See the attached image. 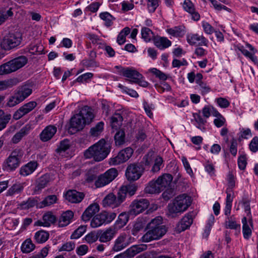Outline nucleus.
I'll return each instance as SVG.
<instances>
[{
    "label": "nucleus",
    "instance_id": "nucleus-1",
    "mask_svg": "<svg viewBox=\"0 0 258 258\" xmlns=\"http://www.w3.org/2000/svg\"><path fill=\"white\" fill-rule=\"evenodd\" d=\"M147 232L142 237L144 242L161 239L167 232V227L163 224L162 219L158 216L152 219L146 227Z\"/></svg>",
    "mask_w": 258,
    "mask_h": 258
},
{
    "label": "nucleus",
    "instance_id": "nucleus-2",
    "mask_svg": "<svg viewBox=\"0 0 258 258\" xmlns=\"http://www.w3.org/2000/svg\"><path fill=\"white\" fill-rule=\"evenodd\" d=\"M111 147L110 144L102 139L86 150L84 155L86 158H93L95 161L100 162L107 157Z\"/></svg>",
    "mask_w": 258,
    "mask_h": 258
},
{
    "label": "nucleus",
    "instance_id": "nucleus-3",
    "mask_svg": "<svg viewBox=\"0 0 258 258\" xmlns=\"http://www.w3.org/2000/svg\"><path fill=\"white\" fill-rule=\"evenodd\" d=\"M190 197L184 194L177 196L172 203L168 205V216L174 218L178 213H181L187 210L190 205Z\"/></svg>",
    "mask_w": 258,
    "mask_h": 258
},
{
    "label": "nucleus",
    "instance_id": "nucleus-4",
    "mask_svg": "<svg viewBox=\"0 0 258 258\" xmlns=\"http://www.w3.org/2000/svg\"><path fill=\"white\" fill-rule=\"evenodd\" d=\"M23 155L22 150L16 149L13 150L3 164V169L7 172L16 170L20 165Z\"/></svg>",
    "mask_w": 258,
    "mask_h": 258
},
{
    "label": "nucleus",
    "instance_id": "nucleus-5",
    "mask_svg": "<svg viewBox=\"0 0 258 258\" xmlns=\"http://www.w3.org/2000/svg\"><path fill=\"white\" fill-rule=\"evenodd\" d=\"M22 40V34L19 31L9 32L1 42V48L5 50H10L20 45Z\"/></svg>",
    "mask_w": 258,
    "mask_h": 258
},
{
    "label": "nucleus",
    "instance_id": "nucleus-6",
    "mask_svg": "<svg viewBox=\"0 0 258 258\" xmlns=\"http://www.w3.org/2000/svg\"><path fill=\"white\" fill-rule=\"evenodd\" d=\"M28 61L26 56L21 55L0 66V75L14 72L24 66Z\"/></svg>",
    "mask_w": 258,
    "mask_h": 258
},
{
    "label": "nucleus",
    "instance_id": "nucleus-7",
    "mask_svg": "<svg viewBox=\"0 0 258 258\" xmlns=\"http://www.w3.org/2000/svg\"><path fill=\"white\" fill-rule=\"evenodd\" d=\"M31 93L32 89L27 86L19 87L15 91L14 94L9 98L7 105L10 107H14L22 102Z\"/></svg>",
    "mask_w": 258,
    "mask_h": 258
},
{
    "label": "nucleus",
    "instance_id": "nucleus-8",
    "mask_svg": "<svg viewBox=\"0 0 258 258\" xmlns=\"http://www.w3.org/2000/svg\"><path fill=\"white\" fill-rule=\"evenodd\" d=\"M144 170L145 168L142 162L130 164L125 171L126 177L129 181H136L141 177Z\"/></svg>",
    "mask_w": 258,
    "mask_h": 258
},
{
    "label": "nucleus",
    "instance_id": "nucleus-9",
    "mask_svg": "<svg viewBox=\"0 0 258 258\" xmlns=\"http://www.w3.org/2000/svg\"><path fill=\"white\" fill-rule=\"evenodd\" d=\"M116 216V214L114 212L103 211L93 217L91 222V226L93 228H96L103 224L109 223L113 220Z\"/></svg>",
    "mask_w": 258,
    "mask_h": 258
},
{
    "label": "nucleus",
    "instance_id": "nucleus-10",
    "mask_svg": "<svg viewBox=\"0 0 258 258\" xmlns=\"http://www.w3.org/2000/svg\"><path fill=\"white\" fill-rule=\"evenodd\" d=\"M117 175V170L114 168H110L98 177L95 185L97 187H103L113 181Z\"/></svg>",
    "mask_w": 258,
    "mask_h": 258
},
{
    "label": "nucleus",
    "instance_id": "nucleus-11",
    "mask_svg": "<svg viewBox=\"0 0 258 258\" xmlns=\"http://www.w3.org/2000/svg\"><path fill=\"white\" fill-rule=\"evenodd\" d=\"M114 68L117 70V74L130 78V82L135 83L138 77H142L141 74L133 68H124L121 66H116Z\"/></svg>",
    "mask_w": 258,
    "mask_h": 258
},
{
    "label": "nucleus",
    "instance_id": "nucleus-12",
    "mask_svg": "<svg viewBox=\"0 0 258 258\" xmlns=\"http://www.w3.org/2000/svg\"><path fill=\"white\" fill-rule=\"evenodd\" d=\"M149 202L147 199H140L134 200L130 205V214L137 215L148 208Z\"/></svg>",
    "mask_w": 258,
    "mask_h": 258
},
{
    "label": "nucleus",
    "instance_id": "nucleus-13",
    "mask_svg": "<svg viewBox=\"0 0 258 258\" xmlns=\"http://www.w3.org/2000/svg\"><path fill=\"white\" fill-rule=\"evenodd\" d=\"M84 121H83L81 115L78 114L74 115L70 119V126L68 132L71 135L82 130L84 126Z\"/></svg>",
    "mask_w": 258,
    "mask_h": 258
},
{
    "label": "nucleus",
    "instance_id": "nucleus-14",
    "mask_svg": "<svg viewBox=\"0 0 258 258\" xmlns=\"http://www.w3.org/2000/svg\"><path fill=\"white\" fill-rule=\"evenodd\" d=\"M129 237L125 233H121L115 240L112 250L114 251H119L127 247L130 243Z\"/></svg>",
    "mask_w": 258,
    "mask_h": 258
},
{
    "label": "nucleus",
    "instance_id": "nucleus-15",
    "mask_svg": "<svg viewBox=\"0 0 258 258\" xmlns=\"http://www.w3.org/2000/svg\"><path fill=\"white\" fill-rule=\"evenodd\" d=\"M37 106L35 101L29 102L19 108L13 114V118L18 120L25 115L31 111Z\"/></svg>",
    "mask_w": 258,
    "mask_h": 258
},
{
    "label": "nucleus",
    "instance_id": "nucleus-16",
    "mask_svg": "<svg viewBox=\"0 0 258 258\" xmlns=\"http://www.w3.org/2000/svg\"><path fill=\"white\" fill-rule=\"evenodd\" d=\"M64 196L66 199L72 203H79L85 197L84 192L78 191L75 189L68 190Z\"/></svg>",
    "mask_w": 258,
    "mask_h": 258
},
{
    "label": "nucleus",
    "instance_id": "nucleus-17",
    "mask_svg": "<svg viewBox=\"0 0 258 258\" xmlns=\"http://www.w3.org/2000/svg\"><path fill=\"white\" fill-rule=\"evenodd\" d=\"M25 185V182H17L15 183L7 190L6 196L20 197L23 192Z\"/></svg>",
    "mask_w": 258,
    "mask_h": 258
},
{
    "label": "nucleus",
    "instance_id": "nucleus-18",
    "mask_svg": "<svg viewBox=\"0 0 258 258\" xmlns=\"http://www.w3.org/2000/svg\"><path fill=\"white\" fill-rule=\"evenodd\" d=\"M57 132V128L53 125H49L45 127L39 135L40 140L43 142H47L52 138Z\"/></svg>",
    "mask_w": 258,
    "mask_h": 258
},
{
    "label": "nucleus",
    "instance_id": "nucleus-19",
    "mask_svg": "<svg viewBox=\"0 0 258 258\" xmlns=\"http://www.w3.org/2000/svg\"><path fill=\"white\" fill-rule=\"evenodd\" d=\"M193 221L192 216L190 215H187L183 217L181 220L176 224L175 228V231L179 233L182 231L188 229Z\"/></svg>",
    "mask_w": 258,
    "mask_h": 258
},
{
    "label": "nucleus",
    "instance_id": "nucleus-20",
    "mask_svg": "<svg viewBox=\"0 0 258 258\" xmlns=\"http://www.w3.org/2000/svg\"><path fill=\"white\" fill-rule=\"evenodd\" d=\"M115 228L109 227L105 230H98L99 241L106 243L111 241L116 234Z\"/></svg>",
    "mask_w": 258,
    "mask_h": 258
},
{
    "label": "nucleus",
    "instance_id": "nucleus-21",
    "mask_svg": "<svg viewBox=\"0 0 258 258\" xmlns=\"http://www.w3.org/2000/svg\"><path fill=\"white\" fill-rule=\"evenodd\" d=\"M79 113L81 115L85 124L90 123L95 116L92 108L88 106H85L82 107Z\"/></svg>",
    "mask_w": 258,
    "mask_h": 258
},
{
    "label": "nucleus",
    "instance_id": "nucleus-22",
    "mask_svg": "<svg viewBox=\"0 0 258 258\" xmlns=\"http://www.w3.org/2000/svg\"><path fill=\"white\" fill-rule=\"evenodd\" d=\"M50 181V176L48 174H45L38 178L35 183L34 192L35 194H39L42 189L45 188Z\"/></svg>",
    "mask_w": 258,
    "mask_h": 258
},
{
    "label": "nucleus",
    "instance_id": "nucleus-23",
    "mask_svg": "<svg viewBox=\"0 0 258 258\" xmlns=\"http://www.w3.org/2000/svg\"><path fill=\"white\" fill-rule=\"evenodd\" d=\"M99 210L98 204L95 203L90 205L84 212L82 215V219L84 221L87 222L97 213Z\"/></svg>",
    "mask_w": 258,
    "mask_h": 258
},
{
    "label": "nucleus",
    "instance_id": "nucleus-24",
    "mask_svg": "<svg viewBox=\"0 0 258 258\" xmlns=\"http://www.w3.org/2000/svg\"><path fill=\"white\" fill-rule=\"evenodd\" d=\"M153 40L154 45L161 50L168 48L171 45V41L164 37L154 36Z\"/></svg>",
    "mask_w": 258,
    "mask_h": 258
},
{
    "label": "nucleus",
    "instance_id": "nucleus-25",
    "mask_svg": "<svg viewBox=\"0 0 258 258\" xmlns=\"http://www.w3.org/2000/svg\"><path fill=\"white\" fill-rule=\"evenodd\" d=\"M187 41L190 45H194L197 42L200 45L207 46L208 44V40L203 35H200L198 34L188 35L187 36Z\"/></svg>",
    "mask_w": 258,
    "mask_h": 258
},
{
    "label": "nucleus",
    "instance_id": "nucleus-26",
    "mask_svg": "<svg viewBox=\"0 0 258 258\" xmlns=\"http://www.w3.org/2000/svg\"><path fill=\"white\" fill-rule=\"evenodd\" d=\"M40 205V202L39 203V199L37 197H30L26 201H23L21 203L19 206L22 210H27L33 208L35 206L37 208H39L38 206Z\"/></svg>",
    "mask_w": 258,
    "mask_h": 258
},
{
    "label": "nucleus",
    "instance_id": "nucleus-27",
    "mask_svg": "<svg viewBox=\"0 0 258 258\" xmlns=\"http://www.w3.org/2000/svg\"><path fill=\"white\" fill-rule=\"evenodd\" d=\"M38 164L36 161H31L21 167L19 173L20 175L26 176L33 173L37 167Z\"/></svg>",
    "mask_w": 258,
    "mask_h": 258
},
{
    "label": "nucleus",
    "instance_id": "nucleus-28",
    "mask_svg": "<svg viewBox=\"0 0 258 258\" xmlns=\"http://www.w3.org/2000/svg\"><path fill=\"white\" fill-rule=\"evenodd\" d=\"M74 217V213L71 210L63 212L58 220L59 227H64L70 224L72 219Z\"/></svg>",
    "mask_w": 258,
    "mask_h": 258
},
{
    "label": "nucleus",
    "instance_id": "nucleus-29",
    "mask_svg": "<svg viewBox=\"0 0 258 258\" xmlns=\"http://www.w3.org/2000/svg\"><path fill=\"white\" fill-rule=\"evenodd\" d=\"M163 190L157 180L149 182L145 188V192L150 194L159 193Z\"/></svg>",
    "mask_w": 258,
    "mask_h": 258
},
{
    "label": "nucleus",
    "instance_id": "nucleus-30",
    "mask_svg": "<svg viewBox=\"0 0 258 258\" xmlns=\"http://www.w3.org/2000/svg\"><path fill=\"white\" fill-rule=\"evenodd\" d=\"M102 205L104 207H117L119 206L116 201V196L112 192L105 196L102 201Z\"/></svg>",
    "mask_w": 258,
    "mask_h": 258
},
{
    "label": "nucleus",
    "instance_id": "nucleus-31",
    "mask_svg": "<svg viewBox=\"0 0 258 258\" xmlns=\"http://www.w3.org/2000/svg\"><path fill=\"white\" fill-rule=\"evenodd\" d=\"M146 245H135L128 248L125 252L129 258H132L138 253L146 250Z\"/></svg>",
    "mask_w": 258,
    "mask_h": 258
},
{
    "label": "nucleus",
    "instance_id": "nucleus-32",
    "mask_svg": "<svg viewBox=\"0 0 258 258\" xmlns=\"http://www.w3.org/2000/svg\"><path fill=\"white\" fill-rule=\"evenodd\" d=\"M129 220V214L126 212H122L120 213L115 222L114 228L121 229L124 227Z\"/></svg>",
    "mask_w": 258,
    "mask_h": 258
},
{
    "label": "nucleus",
    "instance_id": "nucleus-33",
    "mask_svg": "<svg viewBox=\"0 0 258 258\" xmlns=\"http://www.w3.org/2000/svg\"><path fill=\"white\" fill-rule=\"evenodd\" d=\"M123 117L119 113H115L110 118V124L113 129L118 130L122 125Z\"/></svg>",
    "mask_w": 258,
    "mask_h": 258
},
{
    "label": "nucleus",
    "instance_id": "nucleus-34",
    "mask_svg": "<svg viewBox=\"0 0 258 258\" xmlns=\"http://www.w3.org/2000/svg\"><path fill=\"white\" fill-rule=\"evenodd\" d=\"M172 178L173 177L171 174L166 173L159 177L157 180L159 183V185H160V187L164 189L165 187L170 184Z\"/></svg>",
    "mask_w": 258,
    "mask_h": 258
},
{
    "label": "nucleus",
    "instance_id": "nucleus-35",
    "mask_svg": "<svg viewBox=\"0 0 258 258\" xmlns=\"http://www.w3.org/2000/svg\"><path fill=\"white\" fill-rule=\"evenodd\" d=\"M104 123L103 121L98 122L95 126L90 128L89 134L91 137H96L100 135L104 130Z\"/></svg>",
    "mask_w": 258,
    "mask_h": 258
},
{
    "label": "nucleus",
    "instance_id": "nucleus-36",
    "mask_svg": "<svg viewBox=\"0 0 258 258\" xmlns=\"http://www.w3.org/2000/svg\"><path fill=\"white\" fill-rule=\"evenodd\" d=\"M167 31L170 35L174 37H182L185 34L184 27L183 26H175L168 29Z\"/></svg>",
    "mask_w": 258,
    "mask_h": 258
},
{
    "label": "nucleus",
    "instance_id": "nucleus-37",
    "mask_svg": "<svg viewBox=\"0 0 258 258\" xmlns=\"http://www.w3.org/2000/svg\"><path fill=\"white\" fill-rule=\"evenodd\" d=\"M11 115L10 113H5L4 111L0 109V131L5 128L7 124L11 119Z\"/></svg>",
    "mask_w": 258,
    "mask_h": 258
},
{
    "label": "nucleus",
    "instance_id": "nucleus-38",
    "mask_svg": "<svg viewBox=\"0 0 258 258\" xmlns=\"http://www.w3.org/2000/svg\"><path fill=\"white\" fill-rule=\"evenodd\" d=\"M49 236L48 232L43 230H40L35 233L34 238L36 242L39 243H42L47 240Z\"/></svg>",
    "mask_w": 258,
    "mask_h": 258
},
{
    "label": "nucleus",
    "instance_id": "nucleus-39",
    "mask_svg": "<svg viewBox=\"0 0 258 258\" xmlns=\"http://www.w3.org/2000/svg\"><path fill=\"white\" fill-rule=\"evenodd\" d=\"M242 232L243 237L246 239H248L251 235L252 231L247 223V219L244 217L242 219Z\"/></svg>",
    "mask_w": 258,
    "mask_h": 258
},
{
    "label": "nucleus",
    "instance_id": "nucleus-40",
    "mask_svg": "<svg viewBox=\"0 0 258 258\" xmlns=\"http://www.w3.org/2000/svg\"><path fill=\"white\" fill-rule=\"evenodd\" d=\"M57 197L55 195H49L46 197L44 200L40 202V205L38 206L39 208H42L46 206H50L56 202Z\"/></svg>",
    "mask_w": 258,
    "mask_h": 258
},
{
    "label": "nucleus",
    "instance_id": "nucleus-41",
    "mask_svg": "<svg viewBox=\"0 0 258 258\" xmlns=\"http://www.w3.org/2000/svg\"><path fill=\"white\" fill-rule=\"evenodd\" d=\"M19 81L18 79H10L4 81H0V90L6 89L7 88H10L13 86L16 85Z\"/></svg>",
    "mask_w": 258,
    "mask_h": 258
},
{
    "label": "nucleus",
    "instance_id": "nucleus-42",
    "mask_svg": "<svg viewBox=\"0 0 258 258\" xmlns=\"http://www.w3.org/2000/svg\"><path fill=\"white\" fill-rule=\"evenodd\" d=\"M35 248V245L32 242V240L27 239L22 244L21 250L23 253H29Z\"/></svg>",
    "mask_w": 258,
    "mask_h": 258
},
{
    "label": "nucleus",
    "instance_id": "nucleus-43",
    "mask_svg": "<svg viewBox=\"0 0 258 258\" xmlns=\"http://www.w3.org/2000/svg\"><path fill=\"white\" fill-rule=\"evenodd\" d=\"M133 153V149L131 148L128 147L121 150L118 154L124 163L131 157Z\"/></svg>",
    "mask_w": 258,
    "mask_h": 258
},
{
    "label": "nucleus",
    "instance_id": "nucleus-44",
    "mask_svg": "<svg viewBox=\"0 0 258 258\" xmlns=\"http://www.w3.org/2000/svg\"><path fill=\"white\" fill-rule=\"evenodd\" d=\"M43 221H44V227H49L51 224H53L56 222V218L51 213H47L43 215Z\"/></svg>",
    "mask_w": 258,
    "mask_h": 258
},
{
    "label": "nucleus",
    "instance_id": "nucleus-45",
    "mask_svg": "<svg viewBox=\"0 0 258 258\" xmlns=\"http://www.w3.org/2000/svg\"><path fill=\"white\" fill-rule=\"evenodd\" d=\"M142 38L147 42H149L154 36L152 31L148 27H143L141 30Z\"/></svg>",
    "mask_w": 258,
    "mask_h": 258
},
{
    "label": "nucleus",
    "instance_id": "nucleus-46",
    "mask_svg": "<svg viewBox=\"0 0 258 258\" xmlns=\"http://www.w3.org/2000/svg\"><path fill=\"white\" fill-rule=\"evenodd\" d=\"M115 143L116 145L120 146L125 142V133L120 130L118 131L114 135Z\"/></svg>",
    "mask_w": 258,
    "mask_h": 258
},
{
    "label": "nucleus",
    "instance_id": "nucleus-47",
    "mask_svg": "<svg viewBox=\"0 0 258 258\" xmlns=\"http://www.w3.org/2000/svg\"><path fill=\"white\" fill-rule=\"evenodd\" d=\"M125 191L121 186L117 192L116 197L118 206L120 205L125 200L126 198L128 197L127 194V193Z\"/></svg>",
    "mask_w": 258,
    "mask_h": 258
},
{
    "label": "nucleus",
    "instance_id": "nucleus-48",
    "mask_svg": "<svg viewBox=\"0 0 258 258\" xmlns=\"http://www.w3.org/2000/svg\"><path fill=\"white\" fill-rule=\"evenodd\" d=\"M70 147V141L68 139H64L61 141L58 147L55 150L56 153L61 154L66 151Z\"/></svg>",
    "mask_w": 258,
    "mask_h": 258
},
{
    "label": "nucleus",
    "instance_id": "nucleus-49",
    "mask_svg": "<svg viewBox=\"0 0 258 258\" xmlns=\"http://www.w3.org/2000/svg\"><path fill=\"white\" fill-rule=\"evenodd\" d=\"M193 116L194 117L195 121L198 124L197 127L202 131L205 130V127H204V125L207 122V120L206 119H203L202 117L200 114V112L199 113H194Z\"/></svg>",
    "mask_w": 258,
    "mask_h": 258
},
{
    "label": "nucleus",
    "instance_id": "nucleus-50",
    "mask_svg": "<svg viewBox=\"0 0 258 258\" xmlns=\"http://www.w3.org/2000/svg\"><path fill=\"white\" fill-rule=\"evenodd\" d=\"M122 187L126 190L129 198L134 196L138 188L137 185L135 183H130L126 185H122Z\"/></svg>",
    "mask_w": 258,
    "mask_h": 258
},
{
    "label": "nucleus",
    "instance_id": "nucleus-51",
    "mask_svg": "<svg viewBox=\"0 0 258 258\" xmlns=\"http://www.w3.org/2000/svg\"><path fill=\"white\" fill-rule=\"evenodd\" d=\"M100 18L105 21V25L107 27L111 26L113 23L112 20L114 18L108 12H103L100 14Z\"/></svg>",
    "mask_w": 258,
    "mask_h": 258
},
{
    "label": "nucleus",
    "instance_id": "nucleus-52",
    "mask_svg": "<svg viewBox=\"0 0 258 258\" xmlns=\"http://www.w3.org/2000/svg\"><path fill=\"white\" fill-rule=\"evenodd\" d=\"M86 241L89 243H92L99 239L98 230L97 231H92L86 235Z\"/></svg>",
    "mask_w": 258,
    "mask_h": 258
},
{
    "label": "nucleus",
    "instance_id": "nucleus-53",
    "mask_svg": "<svg viewBox=\"0 0 258 258\" xmlns=\"http://www.w3.org/2000/svg\"><path fill=\"white\" fill-rule=\"evenodd\" d=\"M227 219L228 221H226L227 228L231 229H236L237 228H240V224H237L236 221L234 220L233 216L227 217Z\"/></svg>",
    "mask_w": 258,
    "mask_h": 258
},
{
    "label": "nucleus",
    "instance_id": "nucleus-54",
    "mask_svg": "<svg viewBox=\"0 0 258 258\" xmlns=\"http://www.w3.org/2000/svg\"><path fill=\"white\" fill-rule=\"evenodd\" d=\"M86 226H81L77 228L71 235V239H78L80 238L86 231Z\"/></svg>",
    "mask_w": 258,
    "mask_h": 258
},
{
    "label": "nucleus",
    "instance_id": "nucleus-55",
    "mask_svg": "<svg viewBox=\"0 0 258 258\" xmlns=\"http://www.w3.org/2000/svg\"><path fill=\"white\" fill-rule=\"evenodd\" d=\"M147 2V7L149 13H154L157 7L159 6V0H146Z\"/></svg>",
    "mask_w": 258,
    "mask_h": 258
},
{
    "label": "nucleus",
    "instance_id": "nucleus-56",
    "mask_svg": "<svg viewBox=\"0 0 258 258\" xmlns=\"http://www.w3.org/2000/svg\"><path fill=\"white\" fill-rule=\"evenodd\" d=\"M11 8L7 11L0 12V25L3 23L9 17L13 15V13Z\"/></svg>",
    "mask_w": 258,
    "mask_h": 258
},
{
    "label": "nucleus",
    "instance_id": "nucleus-57",
    "mask_svg": "<svg viewBox=\"0 0 258 258\" xmlns=\"http://www.w3.org/2000/svg\"><path fill=\"white\" fill-rule=\"evenodd\" d=\"M43 50V47L41 45L31 44L28 47V51L30 53L34 54L37 52L41 53Z\"/></svg>",
    "mask_w": 258,
    "mask_h": 258
},
{
    "label": "nucleus",
    "instance_id": "nucleus-58",
    "mask_svg": "<svg viewBox=\"0 0 258 258\" xmlns=\"http://www.w3.org/2000/svg\"><path fill=\"white\" fill-rule=\"evenodd\" d=\"M93 76V74L91 73H87L79 76L75 82H78L79 83H83L84 82H88V80H90Z\"/></svg>",
    "mask_w": 258,
    "mask_h": 258
},
{
    "label": "nucleus",
    "instance_id": "nucleus-59",
    "mask_svg": "<svg viewBox=\"0 0 258 258\" xmlns=\"http://www.w3.org/2000/svg\"><path fill=\"white\" fill-rule=\"evenodd\" d=\"M228 187L226 189L233 190L235 185L234 177L232 172H229L227 175Z\"/></svg>",
    "mask_w": 258,
    "mask_h": 258
},
{
    "label": "nucleus",
    "instance_id": "nucleus-60",
    "mask_svg": "<svg viewBox=\"0 0 258 258\" xmlns=\"http://www.w3.org/2000/svg\"><path fill=\"white\" fill-rule=\"evenodd\" d=\"M151 72L157 77L160 80L165 81L167 80V75L161 72V71L156 69L153 68L151 69Z\"/></svg>",
    "mask_w": 258,
    "mask_h": 258
},
{
    "label": "nucleus",
    "instance_id": "nucleus-61",
    "mask_svg": "<svg viewBox=\"0 0 258 258\" xmlns=\"http://www.w3.org/2000/svg\"><path fill=\"white\" fill-rule=\"evenodd\" d=\"M183 7L184 9L189 13H193L195 10L194 5L190 0H185Z\"/></svg>",
    "mask_w": 258,
    "mask_h": 258
},
{
    "label": "nucleus",
    "instance_id": "nucleus-62",
    "mask_svg": "<svg viewBox=\"0 0 258 258\" xmlns=\"http://www.w3.org/2000/svg\"><path fill=\"white\" fill-rule=\"evenodd\" d=\"M249 149L252 152H256L258 151V137L257 136L254 137L249 145Z\"/></svg>",
    "mask_w": 258,
    "mask_h": 258
},
{
    "label": "nucleus",
    "instance_id": "nucleus-63",
    "mask_svg": "<svg viewBox=\"0 0 258 258\" xmlns=\"http://www.w3.org/2000/svg\"><path fill=\"white\" fill-rule=\"evenodd\" d=\"M163 163V159L161 157L158 156L157 157L155 161V163L152 168V171L153 172H158L160 169V166Z\"/></svg>",
    "mask_w": 258,
    "mask_h": 258
},
{
    "label": "nucleus",
    "instance_id": "nucleus-64",
    "mask_svg": "<svg viewBox=\"0 0 258 258\" xmlns=\"http://www.w3.org/2000/svg\"><path fill=\"white\" fill-rule=\"evenodd\" d=\"M216 102L220 107L223 108H226L230 105L229 101L227 99L222 97L217 98Z\"/></svg>",
    "mask_w": 258,
    "mask_h": 258
}]
</instances>
